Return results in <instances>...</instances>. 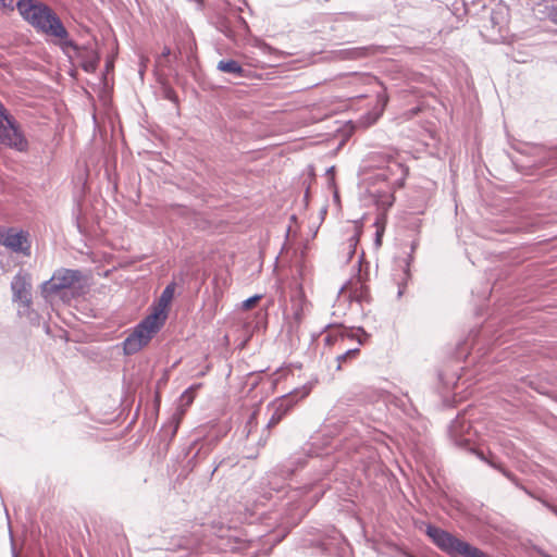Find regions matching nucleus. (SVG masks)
<instances>
[{
    "mask_svg": "<svg viewBox=\"0 0 557 557\" xmlns=\"http://www.w3.org/2000/svg\"><path fill=\"white\" fill-rule=\"evenodd\" d=\"M329 487V483L313 481L304 484L298 491H294L293 495L288 497L289 502L287 503V505L290 506L292 519H302L310 508L324 495Z\"/></svg>",
    "mask_w": 557,
    "mask_h": 557,
    "instance_id": "obj_5",
    "label": "nucleus"
},
{
    "mask_svg": "<svg viewBox=\"0 0 557 557\" xmlns=\"http://www.w3.org/2000/svg\"><path fill=\"white\" fill-rule=\"evenodd\" d=\"M409 278H410V276H409V277H406V275L404 274V278H403V281H405V282H404V283H399V284H398V293H397L398 298L403 296L404 290H405V284H406V282H407Z\"/></svg>",
    "mask_w": 557,
    "mask_h": 557,
    "instance_id": "obj_34",
    "label": "nucleus"
},
{
    "mask_svg": "<svg viewBox=\"0 0 557 557\" xmlns=\"http://www.w3.org/2000/svg\"><path fill=\"white\" fill-rule=\"evenodd\" d=\"M201 386L200 383L198 384H194L191 386H189L187 389H185L182 395H181V400L185 404V405H190L193 401H194V398H195V394L197 392V389Z\"/></svg>",
    "mask_w": 557,
    "mask_h": 557,
    "instance_id": "obj_24",
    "label": "nucleus"
},
{
    "mask_svg": "<svg viewBox=\"0 0 557 557\" xmlns=\"http://www.w3.org/2000/svg\"><path fill=\"white\" fill-rule=\"evenodd\" d=\"M360 354L359 347L347 349L346 351L339 354L335 358L336 370L339 371L343 368V364L349 360L356 359Z\"/></svg>",
    "mask_w": 557,
    "mask_h": 557,
    "instance_id": "obj_21",
    "label": "nucleus"
},
{
    "mask_svg": "<svg viewBox=\"0 0 557 557\" xmlns=\"http://www.w3.org/2000/svg\"><path fill=\"white\" fill-rule=\"evenodd\" d=\"M346 288V286H342L341 289H339V293H342L344 289Z\"/></svg>",
    "mask_w": 557,
    "mask_h": 557,
    "instance_id": "obj_42",
    "label": "nucleus"
},
{
    "mask_svg": "<svg viewBox=\"0 0 557 557\" xmlns=\"http://www.w3.org/2000/svg\"><path fill=\"white\" fill-rule=\"evenodd\" d=\"M425 534L438 549L449 557H490L479 547L434 524L426 525Z\"/></svg>",
    "mask_w": 557,
    "mask_h": 557,
    "instance_id": "obj_3",
    "label": "nucleus"
},
{
    "mask_svg": "<svg viewBox=\"0 0 557 557\" xmlns=\"http://www.w3.org/2000/svg\"><path fill=\"white\" fill-rule=\"evenodd\" d=\"M113 70H114V58H108L106 60L104 74L103 75L112 73Z\"/></svg>",
    "mask_w": 557,
    "mask_h": 557,
    "instance_id": "obj_30",
    "label": "nucleus"
},
{
    "mask_svg": "<svg viewBox=\"0 0 557 557\" xmlns=\"http://www.w3.org/2000/svg\"><path fill=\"white\" fill-rule=\"evenodd\" d=\"M180 426V418L172 416L166 423H164L159 432L162 442L170 443L176 435Z\"/></svg>",
    "mask_w": 557,
    "mask_h": 557,
    "instance_id": "obj_18",
    "label": "nucleus"
},
{
    "mask_svg": "<svg viewBox=\"0 0 557 557\" xmlns=\"http://www.w3.org/2000/svg\"><path fill=\"white\" fill-rule=\"evenodd\" d=\"M261 295H253L251 297H248L242 302V308L245 310L253 308L257 305V302L261 299Z\"/></svg>",
    "mask_w": 557,
    "mask_h": 557,
    "instance_id": "obj_27",
    "label": "nucleus"
},
{
    "mask_svg": "<svg viewBox=\"0 0 557 557\" xmlns=\"http://www.w3.org/2000/svg\"><path fill=\"white\" fill-rule=\"evenodd\" d=\"M329 187H330L331 189H333V200H334L335 202H337V203H338V202H339V194H338V190H337V188H336L335 180H334V177H333V176H331V177L329 178Z\"/></svg>",
    "mask_w": 557,
    "mask_h": 557,
    "instance_id": "obj_29",
    "label": "nucleus"
},
{
    "mask_svg": "<svg viewBox=\"0 0 557 557\" xmlns=\"http://www.w3.org/2000/svg\"><path fill=\"white\" fill-rule=\"evenodd\" d=\"M449 437L455 446L462 448L467 451L474 454L480 460L487 463L491 468L499 471L517 487L527 493L530 497L537 499L543 506L557 516V506L548 503L546 499L535 496L525 486L521 485L519 479L508 470L498 459L494 456L486 457L481 450L476 449L474 443L478 432L473 429L466 413H459L449 424Z\"/></svg>",
    "mask_w": 557,
    "mask_h": 557,
    "instance_id": "obj_1",
    "label": "nucleus"
},
{
    "mask_svg": "<svg viewBox=\"0 0 557 557\" xmlns=\"http://www.w3.org/2000/svg\"><path fill=\"white\" fill-rule=\"evenodd\" d=\"M82 278L81 270L60 268L53 272L48 281L42 283L41 292L46 297L55 295L60 290L72 288Z\"/></svg>",
    "mask_w": 557,
    "mask_h": 557,
    "instance_id": "obj_10",
    "label": "nucleus"
},
{
    "mask_svg": "<svg viewBox=\"0 0 557 557\" xmlns=\"http://www.w3.org/2000/svg\"><path fill=\"white\" fill-rule=\"evenodd\" d=\"M0 143L18 152L28 150L29 144L20 124L0 101Z\"/></svg>",
    "mask_w": 557,
    "mask_h": 557,
    "instance_id": "obj_6",
    "label": "nucleus"
},
{
    "mask_svg": "<svg viewBox=\"0 0 557 557\" xmlns=\"http://www.w3.org/2000/svg\"><path fill=\"white\" fill-rule=\"evenodd\" d=\"M309 196H310V188L307 187L306 191H305V196H304V200H305L306 205L308 203Z\"/></svg>",
    "mask_w": 557,
    "mask_h": 557,
    "instance_id": "obj_37",
    "label": "nucleus"
},
{
    "mask_svg": "<svg viewBox=\"0 0 557 557\" xmlns=\"http://www.w3.org/2000/svg\"><path fill=\"white\" fill-rule=\"evenodd\" d=\"M388 102V96L387 94L382 90L376 94V101L372 110L366 112L359 117V123L364 126L369 127L376 123V121L382 116L386 106Z\"/></svg>",
    "mask_w": 557,
    "mask_h": 557,
    "instance_id": "obj_14",
    "label": "nucleus"
},
{
    "mask_svg": "<svg viewBox=\"0 0 557 557\" xmlns=\"http://www.w3.org/2000/svg\"><path fill=\"white\" fill-rule=\"evenodd\" d=\"M418 246V243L417 242H412L411 243V246H410V253L408 255V258L406 260V264H405V269H404V273L406 275V277H409L410 276V271H409V267H410V262L413 260V252L416 250Z\"/></svg>",
    "mask_w": 557,
    "mask_h": 557,
    "instance_id": "obj_26",
    "label": "nucleus"
},
{
    "mask_svg": "<svg viewBox=\"0 0 557 557\" xmlns=\"http://www.w3.org/2000/svg\"><path fill=\"white\" fill-rule=\"evenodd\" d=\"M308 393H309V391L306 387H304L301 389H295V391L282 396L275 403V407L277 410H280L286 414L295 406V404L299 399H302L304 397H306L308 395Z\"/></svg>",
    "mask_w": 557,
    "mask_h": 557,
    "instance_id": "obj_15",
    "label": "nucleus"
},
{
    "mask_svg": "<svg viewBox=\"0 0 557 557\" xmlns=\"http://www.w3.org/2000/svg\"><path fill=\"white\" fill-rule=\"evenodd\" d=\"M358 242H359V234L358 233L354 234L349 238V246L352 248L350 256L355 253V248H356Z\"/></svg>",
    "mask_w": 557,
    "mask_h": 557,
    "instance_id": "obj_32",
    "label": "nucleus"
},
{
    "mask_svg": "<svg viewBox=\"0 0 557 557\" xmlns=\"http://www.w3.org/2000/svg\"><path fill=\"white\" fill-rule=\"evenodd\" d=\"M153 317H145L133 330V332L122 342L123 354L133 356L146 347L153 334L158 333L161 327L153 323Z\"/></svg>",
    "mask_w": 557,
    "mask_h": 557,
    "instance_id": "obj_7",
    "label": "nucleus"
},
{
    "mask_svg": "<svg viewBox=\"0 0 557 557\" xmlns=\"http://www.w3.org/2000/svg\"><path fill=\"white\" fill-rule=\"evenodd\" d=\"M380 235H381V234H380V232L377 231V232H376V239H375V243H376V244H381Z\"/></svg>",
    "mask_w": 557,
    "mask_h": 557,
    "instance_id": "obj_40",
    "label": "nucleus"
},
{
    "mask_svg": "<svg viewBox=\"0 0 557 557\" xmlns=\"http://www.w3.org/2000/svg\"><path fill=\"white\" fill-rule=\"evenodd\" d=\"M0 7L3 9L14 10L13 0H0Z\"/></svg>",
    "mask_w": 557,
    "mask_h": 557,
    "instance_id": "obj_33",
    "label": "nucleus"
},
{
    "mask_svg": "<svg viewBox=\"0 0 557 557\" xmlns=\"http://www.w3.org/2000/svg\"><path fill=\"white\" fill-rule=\"evenodd\" d=\"M462 375L457 374L456 372L449 374L446 372H440L438 379L446 388H454L457 386L458 382L461 380Z\"/></svg>",
    "mask_w": 557,
    "mask_h": 557,
    "instance_id": "obj_22",
    "label": "nucleus"
},
{
    "mask_svg": "<svg viewBox=\"0 0 557 557\" xmlns=\"http://www.w3.org/2000/svg\"><path fill=\"white\" fill-rule=\"evenodd\" d=\"M548 157H550V164L549 165H557V146L550 147V152H548Z\"/></svg>",
    "mask_w": 557,
    "mask_h": 557,
    "instance_id": "obj_31",
    "label": "nucleus"
},
{
    "mask_svg": "<svg viewBox=\"0 0 557 557\" xmlns=\"http://www.w3.org/2000/svg\"><path fill=\"white\" fill-rule=\"evenodd\" d=\"M376 51V47L374 46H363V47H354L339 50V57L344 60H360L364 59L369 55L374 54Z\"/></svg>",
    "mask_w": 557,
    "mask_h": 557,
    "instance_id": "obj_16",
    "label": "nucleus"
},
{
    "mask_svg": "<svg viewBox=\"0 0 557 557\" xmlns=\"http://www.w3.org/2000/svg\"><path fill=\"white\" fill-rule=\"evenodd\" d=\"M212 450L211 443L202 444L199 449L195 453V455L190 458L189 463H193V467L197 465V459L201 457H207Z\"/></svg>",
    "mask_w": 557,
    "mask_h": 557,
    "instance_id": "obj_25",
    "label": "nucleus"
},
{
    "mask_svg": "<svg viewBox=\"0 0 557 557\" xmlns=\"http://www.w3.org/2000/svg\"><path fill=\"white\" fill-rule=\"evenodd\" d=\"M11 548H12V557H17V553H16V549H15V545H14V541H13V536L11 535Z\"/></svg>",
    "mask_w": 557,
    "mask_h": 557,
    "instance_id": "obj_36",
    "label": "nucleus"
},
{
    "mask_svg": "<svg viewBox=\"0 0 557 557\" xmlns=\"http://www.w3.org/2000/svg\"><path fill=\"white\" fill-rule=\"evenodd\" d=\"M10 287L12 301L17 302L23 308V310H18V314L29 313L33 305L32 275L24 270L17 271L11 281Z\"/></svg>",
    "mask_w": 557,
    "mask_h": 557,
    "instance_id": "obj_8",
    "label": "nucleus"
},
{
    "mask_svg": "<svg viewBox=\"0 0 557 557\" xmlns=\"http://www.w3.org/2000/svg\"><path fill=\"white\" fill-rule=\"evenodd\" d=\"M175 288L176 283L174 281L170 282L162 290L158 299V305L153 307L151 313L147 315H154L153 323H157V325H159L161 329L168 319V309L174 297Z\"/></svg>",
    "mask_w": 557,
    "mask_h": 557,
    "instance_id": "obj_12",
    "label": "nucleus"
},
{
    "mask_svg": "<svg viewBox=\"0 0 557 557\" xmlns=\"http://www.w3.org/2000/svg\"><path fill=\"white\" fill-rule=\"evenodd\" d=\"M161 96L163 99H166L171 102H173L175 106H178L180 99L173 87L166 82H161Z\"/></svg>",
    "mask_w": 557,
    "mask_h": 557,
    "instance_id": "obj_23",
    "label": "nucleus"
},
{
    "mask_svg": "<svg viewBox=\"0 0 557 557\" xmlns=\"http://www.w3.org/2000/svg\"><path fill=\"white\" fill-rule=\"evenodd\" d=\"M222 461L218 462L214 465L212 471H211V476L214 474V472L219 469V467L221 466Z\"/></svg>",
    "mask_w": 557,
    "mask_h": 557,
    "instance_id": "obj_38",
    "label": "nucleus"
},
{
    "mask_svg": "<svg viewBox=\"0 0 557 557\" xmlns=\"http://www.w3.org/2000/svg\"><path fill=\"white\" fill-rule=\"evenodd\" d=\"M15 8L28 25L38 34L50 37L54 45L66 38V27L49 4L39 0H18Z\"/></svg>",
    "mask_w": 557,
    "mask_h": 557,
    "instance_id": "obj_2",
    "label": "nucleus"
},
{
    "mask_svg": "<svg viewBox=\"0 0 557 557\" xmlns=\"http://www.w3.org/2000/svg\"><path fill=\"white\" fill-rule=\"evenodd\" d=\"M349 299L350 301H356L358 304H361L363 301H370V293L368 287L361 283L355 284L350 288Z\"/></svg>",
    "mask_w": 557,
    "mask_h": 557,
    "instance_id": "obj_19",
    "label": "nucleus"
},
{
    "mask_svg": "<svg viewBox=\"0 0 557 557\" xmlns=\"http://www.w3.org/2000/svg\"><path fill=\"white\" fill-rule=\"evenodd\" d=\"M67 57L71 63L76 64L86 73H95L100 63V53L96 40H88L82 45L75 42L69 30L66 38L60 39L55 45Z\"/></svg>",
    "mask_w": 557,
    "mask_h": 557,
    "instance_id": "obj_4",
    "label": "nucleus"
},
{
    "mask_svg": "<svg viewBox=\"0 0 557 557\" xmlns=\"http://www.w3.org/2000/svg\"><path fill=\"white\" fill-rule=\"evenodd\" d=\"M306 465V458L296 457L268 472L267 475L262 479V484L268 486L270 492L265 493L264 496L270 499L272 497L271 492L280 493L282 485L278 483V480L282 479L285 481L289 479L298 469L304 468Z\"/></svg>",
    "mask_w": 557,
    "mask_h": 557,
    "instance_id": "obj_9",
    "label": "nucleus"
},
{
    "mask_svg": "<svg viewBox=\"0 0 557 557\" xmlns=\"http://www.w3.org/2000/svg\"><path fill=\"white\" fill-rule=\"evenodd\" d=\"M334 169H335L334 166L329 168V169L326 170V174H333Z\"/></svg>",
    "mask_w": 557,
    "mask_h": 557,
    "instance_id": "obj_41",
    "label": "nucleus"
},
{
    "mask_svg": "<svg viewBox=\"0 0 557 557\" xmlns=\"http://www.w3.org/2000/svg\"><path fill=\"white\" fill-rule=\"evenodd\" d=\"M190 557H195V556L193 555V556H190Z\"/></svg>",
    "mask_w": 557,
    "mask_h": 557,
    "instance_id": "obj_44",
    "label": "nucleus"
},
{
    "mask_svg": "<svg viewBox=\"0 0 557 557\" xmlns=\"http://www.w3.org/2000/svg\"><path fill=\"white\" fill-rule=\"evenodd\" d=\"M344 337L348 338H357L358 344L362 345L364 342L369 338V334L366 332V330L362 326L358 327H345V332L343 333Z\"/></svg>",
    "mask_w": 557,
    "mask_h": 557,
    "instance_id": "obj_20",
    "label": "nucleus"
},
{
    "mask_svg": "<svg viewBox=\"0 0 557 557\" xmlns=\"http://www.w3.org/2000/svg\"><path fill=\"white\" fill-rule=\"evenodd\" d=\"M170 54H171V49H170L169 47H166V46H165V47L163 48V50H162L161 55H162L163 58H166V57H169Z\"/></svg>",
    "mask_w": 557,
    "mask_h": 557,
    "instance_id": "obj_35",
    "label": "nucleus"
},
{
    "mask_svg": "<svg viewBox=\"0 0 557 557\" xmlns=\"http://www.w3.org/2000/svg\"><path fill=\"white\" fill-rule=\"evenodd\" d=\"M286 414L283 413L282 411L277 410L276 407H274V411H273V414L272 417L270 418L269 422H268V426H273L275 424H277Z\"/></svg>",
    "mask_w": 557,
    "mask_h": 557,
    "instance_id": "obj_28",
    "label": "nucleus"
},
{
    "mask_svg": "<svg viewBox=\"0 0 557 557\" xmlns=\"http://www.w3.org/2000/svg\"><path fill=\"white\" fill-rule=\"evenodd\" d=\"M0 245L16 253L30 255L28 233L23 230L16 231L14 227L0 228Z\"/></svg>",
    "mask_w": 557,
    "mask_h": 557,
    "instance_id": "obj_11",
    "label": "nucleus"
},
{
    "mask_svg": "<svg viewBox=\"0 0 557 557\" xmlns=\"http://www.w3.org/2000/svg\"><path fill=\"white\" fill-rule=\"evenodd\" d=\"M555 22L557 23V20H555Z\"/></svg>",
    "mask_w": 557,
    "mask_h": 557,
    "instance_id": "obj_43",
    "label": "nucleus"
},
{
    "mask_svg": "<svg viewBox=\"0 0 557 557\" xmlns=\"http://www.w3.org/2000/svg\"><path fill=\"white\" fill-rule=\"evenodd\" d=\"M521 154L532 158L530 166L533 168H543L550 164V157H548V152H550V147H546L540 144L524 145L521 148L516 149Z\"/></svg>",
    "mask_w": 557,
    "mask_h": 557,
    "instance_id": "obj_13",
    "label": "nucleus"
},
{
    "mask_svg": "<svg viewBox=\"0 0 557 557\" xmlns=\"http://www.w3.org/2000/svg\"><path fill=\"white\" fill-rule=\"evenodd\" d=\"M218 71L228 73L237 78L246 77V70L234 59H223L218 62Z\"/></svg>",
    "mask_w": 557,
    "mask_h": 557,
    "instance_id": "obj_17",
    "label": "nucleus"
},
{
    "mask_svg": "<svg viewBox=\"0 0 557 557\" xmlns=\"http://www.w3.org/2000/svg\"><path fill=\"white\" fill-rule=\"evenodd\" d=\"M465 346H467V343H461V344L459 345L458 349L460 350V354H462V352H463V350H465Z\"/></svg>",
    "mask_w": 557,
    "mask_h": 557,
    "instance_id": "obj_39",
    "label": "nucleus"
}]
</instances>
